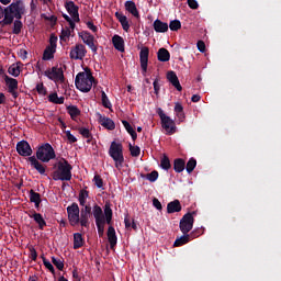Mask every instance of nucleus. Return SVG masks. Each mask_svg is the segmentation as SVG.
<instances>
[{
	"mask_svg": "<svg viewBox=\"0 0 281 281\" xmlns=\"http://www.w3.org/2000/svg\"><path fill=\"white\" fill-rule=\"evenodd\" d=\"M35 155L36 156L26 158V161H29L31 168H34L40 175H45L46 169L43 164H49V161L56 157V151L54 150V147H52V144L45 143L37 148ZM41 161L43 164H41Z\"/></svg>",
	"mask_w": 281,
	"mask_h": 281,
	"instance_id": "1",
	"label": "nucleus"
},
{
	"mask_svg": "<svg viewBox=\"0 0 281 281\" xmlns=\"http://www.w3.org/2000/svg\"><path fill=\"white\" fill-rule=\"evenodd\" d=\"M25 14V3L23 0H15L8 7L3 8L0 5V25L5 27V25H12L14 19H23Z\"/></svg>",
	"mask_w": 281,
	"mask_h": 281,
	"instance_id": "2",
	"label": "nucleus"
},
{
	"mask_svg": "<svg viewBox=\"0 0 281 281\" xmlns=\"http://www.w3.org/2000/svg\"><path fill=\"white\" fill-rule=\"evenodd\" d=\"M93 80H95V78H93L91 69L86 68L85 71L77 74L75 78V87L81 91V93H89L93 87Z\"/></svg>",
	"mask_w": 281,
	"mask_h": 281,
	"instance_id": "3",
	"label": "nucleus"
},
{
	"mask_svg": "<svg viewBox=\"0 0 281 281\" xmlns=\"http://www.w3.org/2000/svg\"><path fill=\"white\" fill-rule=\"evenodd\" d=\"M92 216L95 223L106 221V225H111L113 221V209H111V203L106 202L103 206V211L102 206L94 204L92 206Z\"/></svg>",
	"mask_w": 281,
	"mask_h": 281,
	"instance_id": "4",
	"label": "nucleus"
},
{
	"mask_svg": "<svg viewBox=\"0 0 281 281\" xmlns=\"http://www.w3.org/2000/svg\"><path fill=\"white\" fill-rule=\"evenodd\" d=\"M71 170H74V167L69 164V161L61 158L57 162V170L53 172L54 181H71Z\"/></svg>",
	"mask_w": 281,
	"mask_h": 281,
	"instance_id": "5",
	"label": "nucleus"
},
{
	"mask_svg": "<svg viewBox=\"0 0 281 281\" xmlns=\"http://www.w3.org/2000/svg\"><path fill=\"white\" fill-rule=\"evenodd\" d=\"M108 154L113 159L115 168H122L124 166V145L122 143L113 140Z\"/></svg>",
	"mask_w": 281,
	"mask_h": 281,
	"instance_id": "6",
	"label": "nucleus"
},
{
	"mask_svg": "<svg viewBox=\"0 0 281 281\" xmlns=\"http://www.w3.org/2000/svg\"><path fill=\"white\" fill-rule=\"evenodd\" d=\"M156 113L160 117L161 127L166 131L167 135H175L177 133V123L170 116L166 115L161 108H158Z\"/></svg>",
	"mask_w": 281,
	"mask_h": 281,
	"instance_id": "7",
	"label": "nucleus"
},
{
	"mask_svg": "<svg viewBox=\"0 0 281 281\" xmlns=\"http://www.w3.org/2000/svg\"><path fill=\"white\" fill-rule=\"evenodd\" d=\"M194 214L196 213H186L180 220L179 227L182 234H190L192 232V227H194Z\"/></svg>",
	"mask_w": 281,
	"mask_h": 281,
	"instance_id": "8",
	"label": "nucleus"
},
{
	"mask_svg": "<svg viewBox=\"0 0 281 281\" xmlns=\"http://www.w3.org/2000/svg\"><path fill=\"white\" fill-rule=\"evenodd\" d=\"M67 214H68V221L71 225V227H76V225H79L80 223V206H78V203H72L71 205L67 206Z\"/></svg>",
	"mask_w": 281,
	"mask_h": 281,
	"instance_id": "9",
	"label": "nucleus"
},
{
	"mask_svg": "<svg viewBox=\"0 0 281 281\" xmlns=\"http://www.w3.org/2000/svg\"><path fill=\"white\" fill-rule=\"evenodd\" d=\"M44 76H46L48 80H53V82H65V72L63 71V68L56 66L46 69Z\"/></svg>",
	"mask_w": 281,
	"mask_h": 281,
	"instance_id": "10",
	"label": "nucleus"
},
{
	"mask_svg": "<svg viewBox=\"0 0 281 281\" xmlns=\"http://www.w3.org/2000/svg\"><path fill=\"white\" fill-rule=\"evenodd\" d=\"M4 82L8 88V93H11L12 98L16 100V98H19V80L4 75Z\"/></svg>",
	"mask_w": 281,
	"mask_h": 281,
	"instance_id": "11",
	"label": "nucleus"
},
{
	"mask_svg": "<svg viewBox=\"0 0 281 281\" xmlns=\"http://www.w3.org/2000/svg\"><path fill=\"white\" fill-rule=\"evenodd\" d=\"M15 148L18 155H20L21 157H27V159H30V157H32V154L34 153L32 150V146L27 140L18 142Z\"/></svg>",
	"mask_w": 281,
	"mask_h": 281,
	"instance_id": "12",
	"label": "nucleus"
},
{
	"mask_svg": "<svg viewBox=\"0 0 281 281\" xmlns=\"http://www.w3.org/2000/svg\"><path fill=\"white\" fill-rule=\"evenodd\" d=\"M149 55H150V49L148 48V46H144L140 48L139 63H140V69H142L143 76H145V74H147V71H148V56Z\"/></svg>",
	"mask_w": 281,
	"mask_h": 281,
	"instance_id": "13",
	"label": "nucleus"
},
{
	"mask_svg": "<svg viewBox=\"0 0 281 281\" xmlns=\"http://www.w3.org/2000/svg\"><path fill=\"white\" fill-rule=\"evenodd\" d=\"M79 36L83 41V43L88 45V47H90L93 54H98V46H95L94 43L95 37L91 35V33H89L88 31H82L81 33H79Z\"/></svg>",
	"mask_w": 281,
	"mask_h": 281,
	"instance_id": "14",
	"label": "nucleus"
},
{
	"mask_svg": "<svg viewBox=\"0 0 281 281\" xmlns=\"http://www.w3.org/2000/svg\"><path fill=\"white\" fill-rule=\"evenodd\" d=\"M85 56H87V47L82 44H76V46L70 49L71 60H82Z\"/></svg>",
	"mask_w": 281,
	"mask_h": 281,
	"instance_id": "15",
	"label": "nucleus"
},
{
	"mask_svg": "<svg viewBox=\"0 0 281 281\" xmlns=\"http://www.w3.org/2000/svg\"><path fill=\"white\" fill-rule=\"evenodd\" d=\"M65 8L68 14H70L72 21H75V23H80V8H78V5H76V3L71 0L65 3Z\"/></svg>",
	"mask_w": 281,
	"mask_h": 281,
	"instance_id": "16",
	"label": "nucleus"
},
{
	"mask_svg": "<svg viewBox=\"0 0 281 281\" xmlns=\"http://www.w3.org/2000/svg\"><path fill=\"white\" fill-rule=\"evenodd\" d=\"M198 236H200V234L196 233V231H193L191 234H183L176 238L173 247H183V245H188V243H190V238H198Z\"/></svg>",
	"mask_w": 281,
	"mask_h": 281,
	"instance_id": "17",
	"label": "nucleus"
},
{
	"mask_svg": "<svg viewBox=\"0 0 281 281\" xmlns=\"http://www.w3.org/2000/svg\"><path fill=\"white\" fill-rule=\"evenodd\" d=\"M29 218H33L38 229H41L42 232L43 229H45V227H47V222L45 221V217H43V214L37 213L34 210L29 212Z\"/></svg>",
	"mask_w": 281,
	"mask_h": 281,
	"instance_id": "18",
	"label": "nucleus"
},
{
	"mask_svg": "<svg viewBox=\"0 0 281 281\" xmlns=\"http://www.w3.org/2000/svg\"><path fill=\"white\" fill-rule=\"evenodd\" d=\"M91 204H85L80 212V225L81 227H89V216H91Z\"/></svg>",
	"mask_w": 281,
	"mask_h": 281,
	"instance_id": "19",
	"label": "nucleus"
},
{
	"mask_svg": "<svg viewBox=\"0 0 281 281\" xmlns=\"http://www.w3.org/2000/svg\"><path fill=\"white\" fill-rule=\"evenodd\" d=\"M99 124H101V126L108 131H115V122L108 116H103L102 114H99Z\"/></svg>",
	"mask_w": 281,
	"mask_h": 281,
	"instance_id": "20",
	"label": "nucleus"
},
{
	"mask_svg": "<svg viewBox=\"0 0 281 281\" xmlns=\"http://www.w3.org/2000/svg\"><path fill=\"white\" fill-rule=\"evenodd\" d=\"M167 80H169V82L172 85V87H175V89H177V91H183V87H181V82H179V77H177L176 71H169L167 74Z\"/></svg>",
	"mask_w": 281,
	"mask_h": 281,
	"instance_id": "21",
	"label": "nucleus"
},
{
	"mask_svg": "<svg viewBox=\"0 0 281 281\" xmlns=\"http://www.w3.org/2000/svg\"><path fill=\"white\" fill-rule=\"evenodd\" d=\"M125 10L126 12H130L132 16H135V19H139V11L137 10V4H135L134 1L127 0L125 2Z\"/></svg>",
	"mask_w": 281,
	"mask_h": 281,
	"instance_id": "22",
	"label": "nucleus"
},
{
	"mask_svg": "<svg viewBox=\"0 0 281 281\" xmlns=\"http://www.w3.org/2000/svg\"><path fill=\"white\" fill-rule=\"evenodd\" d=\"M182 206L179 200H173L167 204V214H175L181 212Z\"/></svg>",
	"mask_w": 281,
	"mask_h": 281,
	"instance_id": "23",
	"label": "nucleus"
},
{
	"mask_svg": "<svg viewBox=\"0 0 281 281\" xmlns=\"http://www.w3.org/2000/svg\"><path fill=\"white\" fill-rule=\"evenodd\" d=\"M153 27L155 30V32L164 34L166 32H168V23L162 22L161 20L157 19L154 21Z\"/></svg>",
	"mask_w": 281,
	"mask_h": 281,
	"instance_id": "24",
	"label": "nucleus"
},
{
	"mask_svg": "<svg viewBox=\"0 0 281 281\" xmlns=\"http://www.w3.org/2000/svg\"><path fill=\"white\" fill-rule=\"evenodd\" d=\"M108 240L110 243L111 249L117 245V235L115 234V228L113 226H109L108 228Z\"/></svg>",
	"mask_w": 281,
	"mask_h": 281,
	"instance_id": "25",
	"label": "nucleus"
},
{
	"mask_svg": "<svg viewBox=\"0 0 281 281\" xmlns=\"http://www.w3.org/2000/svg\"><path fill=\"white\" fill-rule=\"evenodd\" d=\"M157 59L159 63H168L170 60V52L165 47H161L157 52Z\"/></svg>",
	"mask_w": 281,
	"mask_h": 281,
	"instance_id": "26",
	"label": "nucleus"
},
{
	"mask_svg": "<svg viewBox=\"0 0 281 281\" xmlns=\"http://www.w3.org/2000/svg\"><path fill=\"white\" fill-rule=\"evenodd\" d=\"M112 44L117 52H124V37L114 35L112 37Z\"/></svg>",
	"mask_w": 281,
	"mask_h": 281,
	"instance_id": "27",
	"label": "nucleus"
},
{
	"mask_svg": "<svg viewBox=\"0 0 281 281\" xmlns=\"http://www.w3.org/2000/svg\"><path fill=\"white\" fill-rule=\"evenodd\" d=\"M173 170L178 173L183 172L186 170V160L183 158H176L173 160Z\"/></svg>",
	"mask_w": 281,
	"mask_h": 281,
	"instance_id": "28",
	"label": "nucleus"
},
{
	"mask_svg": "<svg viewBox=\"0 0 281 281\" xmlns=\"http://www.w3.org/2000/svg\"><path fill=\"white\" fill-rule=\"evenodd\" d=\"M80 247H85V238H82V234L75 233L74 234V249H80Z\"/></svg>",
	"mask_w": 281,
	"mask_h": 281,
	"instance_id": "29",
	"label": "nucleus"
},
{
	"mask_svg": "<svg viewBox=\"0 0 281 281\" xmlns=\"http://www.w3.org/2000/svg\"><path fill=\"white\" fill-rule=\"evenodd\" d=\"M122 124L125 131L128 133V135H131L133 142H135V139H137V132H135V128H133V125H131L128 121H122Z\"/></svg>",
	"mask_w": 281,
	"mask_h": 281,
	"instance_id": "30",
	"label": "nucleus"
},
{
	"mask_svg": "<svg viewBox=\"0 0 281 281\" xmlns=\"http://www.w3.org/2000/svg\"><path fill=\"white\" fill-rule=\"evenodd\" d=\"M48 102L53 104H65V97H58V93L53 92L48 95Z\"/></svg>",
	"mask_w": 281,
	"mask_h": 281,
	"instance_id": "31",
	"label": "nucleus"
},
{
	"mask_svg": "<svg viewBox=\"0 0 281 281\" xmlns=\"http://www.w3.org/2000/svg\"><path fill=\"white\" fill-rule=\"evenodd\" d=\"M13 29H12V34H15L16 36H19V34H21V30H23V22L21 21V19H13Z\"/></svg>",
	"mask_w": 281,
	"mask_h": 281,
	"instance_id": "32",
	"label": "nucleus"
},
{
	"mask_svg": "<svg viewBox=\"0 0 281 281\" xmlns=\"http://www.w3.org/2000/svg\"><path fill=\"white\" fill-rule=\"evenodd\" d=\"M67 111L71 120H76V117H78L81 113L80 109H78V105H68Z\"/></svg>",
	"mask_w": 281,
	"mask_h": 281,
	"instance_id": "33",
	"label": "nucleus"
},
{
	"mask_svg": "<svg viewBox=\"0 0 281 281\" xmlns=\"http://www.w3.org/2000/svg\"><path fill=\"white\" fill-rule=\"evenodd\" d=\"M160 168H162V170H170V168H172V165L170 164V158H168L166 154H164L160 159Z\"/></svg>",
	"mask_w": 281,
	"mask_h": 281,
	"instance_id": "34",
	"label": "nucleus"
},
{
	"mask_svg": "<svg viewBox=\"0 0 281 281\" xmlns=\"http://www.w3.org/2000/svg\"><path fill=\"white\" fill-rule=\"evenodd\" d=\"M54 54H56V48L47 46L43 54V60H52V58H54Z\"/></svg>",
	"mask_w": 281,
	"mask_h": 281,
	"instance_id": "35",
	"label": "nucleus"
},
{
	"mask_svg": "<svg viewBox=\"0 0 281 281\" xmlns=\"http://www.w3.org/2000/svg\"><path fill=\"white\" fill-rule=\"evenodd\" d=\"M88 196H89V191H87L86 189H81L80 192H79V198H78L79 204L81 206L87 205V198Z\"/></svg>",
	"mask_w": 281,
	"mask_h": 281,
	"instance_id": "36",
	"label": "nucleus"
},
{
	"mask_svg": "<svg viewBox=\"0 0 281 281\" xmlns=\"http://www.w3.org/2000/svg\"><path fill=\"white\" fill-rule=\"evenodd\" d=\"M8 74H10V76H13L14 78H19V76H21V68L19 67V65L13 64L9 67Z\"/></svg>",
	"mask_w": 281,
	"mask_h": 281,
	"instance_id": "37",
	"label": "nucleus"
},
{
	"mask_svg": "<svg viewBox=\"0 0 281 281\" xmlns=\"http://www.w3.org/2000/svg\"><path fill=\"white\" fill-rule=\"evenodd\" d=\"M29 198L31 203L43 202V200L41 199V193H37L36 191H34V189L30 190Z\"/></svg>",
	"mask_w": 281,
	"mask_h": 281,
	"instance_id": "38",
	"label": "nucleus"
},
{
	"mask_svg": "<svg viewBox=\"0 0 281 281\" xmlns=\"http://www.w3.org/2000/svg\"><path fill=\"white\" fill-rule=\"evenodd\" d=\"M101 102L104 109H112L113 106V104H111V101L109 100V97L106 95V92L104 91H101Z\"/></svg>",
	"mask_w": 281,
	"mask_h": 281,
	"instance_id": "39",
	"label": "nucleus"
},
{
	"mask_svg": "<svg viewBox=\"0 0 281 281\" xmlns=\"http://www.w3.org/2000/svg\"><path fill=\"white\" fill-rule=\"evenodd\" d=\"M79 135L83 136L86 139H93V134L87 127H79L77 128Z\"/></svg>",
	"mask_w": 281,
	"mask_h": 281,
	"instance_id": "40",
	"label": "nucleus"
},
{
	"mask_svg": "<svg viewBox=\"0 0 281 281\" xmlns=\"http://www.w3.org/2000/svg\"><path fill=\"white\" fill-rule=\"evenodd\" d=\"M184 168L189 175L194 172V168H196V159L190 158Z\"/></svg>",
	"mask_w": 281,
	"mask_h": 281,
	"instance_id": "41",
	"label": "nucleus"
},
{
	"mask_svg": "<svg viewBox=\"0 0 281 281\" xmlns=\"http://www.w3.org/2000/svg\"><path fill=\"white\" fill-rule=\"evenodd\" d=\"M70 36H71V30L69 27H66L61 30L59 38L60 41H64V43H67Z\"/></svg>",
	"mask_w": 281,
	"mask_h": 281,
	"instance_id": "42",
	"label": "nucleus"
},
{
	"mask_svg": "<svg viewBox=\"0 0 281 281\" xmlns=\"http://www.w3.org/2000/svg\"><path fill=\"white\" fill-rule=\"evenodd\" d=\"M52 262L59 271L65 269V261L60 258L52 257Z\"/></svg>",
	"mask_w": 281,
	"mask_h": 281,
	"instance_id": "43",
	"label": "nucleus"
},
{
	"mask_svg": "<svg viewBox=\"0 0 281 281\" xmlns=\"http://www.w3.org/2000/svg\"><path fill=\"white\" fill-rule=\"evenodd\" d=\"M169 29L171 30V32H179V30H181V21L172 20L169 23Z\"/></svg>",
	"mask_w": 281,
	"mask_h": 281,
	"instance_id": "44",
	"label": "nucleus"
},
{
	"mask_svg": "<svg viewBox=\"0 0 281 281\" xmlns=\"http://www.w3.org/2000/svg\"><path fill=\"white\" fill-rule=\"evenodd\" d=\"M128 148L132 157H139V155H142V149L139 148V146H133L132 144H130Z\"/></svg>",
	"mask_w": 281,
	"mask_h": 281,
	"instance_id": "45",
	"label": "nucleus"
},
{
	"mask_svg": "<svg viewBox=\"0 0 281 281\" xmlns=\"http://www.w3.org/2000/svg\"><path fill=\"white\" fill-rule=\"evenodd\" d=\"M146 179L150 181V183H155V181L159 179V172L157 170H154L150 173L146 175Z\"/></svg>",
	"mask_w": 281,
	"mask_h": 281,
	"instance_id": "46",
	"label": "nucleus"
},
{
	"mask_svg": "<svg viewBox=\"0 0 281 281\" xmlns=\"http://www.w3.org/2000/svg\"><path fill=\"white\" fill-rule=\"evenodd\" d=\"M42 260H43V265L44 267H46V269H48V271H50V273H56V270L54 269V265H52V262L49 260H47V258H45V256H42Z\"/></svg>",
	"mask_w": 281,
	"mask_h": 281,
	"instance_id": "47",
	"label": "nucleus"
},
{
	"mask_svg": "<svg viewBox=\"0 0 281 281\" xmlns=\"http://www.w3.org/2000/svg\"><path fill=\"white\" fill-rule=\"evenodd\" d=\"M95 225H97L98 234L100 238H102V236H104V225H106V221L95 222Z\"/></svg>",
	"mask_w": 281,
	"mask_h": 281,
	"instance_id": "48",
	"label": "nucleus"
},
{
	"mask_svg": "<svg viewBox=\"0 0 281 281\" xmlns=\"http://www.w3.org/2000/svg\"><path fill=\"white\" fill-rule=\"evenodd\" d=\"M42 19H44V21H50L52 25H56V23H58V18L56 15L47 16L45 13H43Z\"/></svg>",
	"mask_w": 281,
	"mask_h": 281,
	"instance_id": "49",
	"label": "nucleus"
},
{
	"mask_svg": "<svg viewBox=\"0 0 281 281\" xmlns=\"http://www.w3.org/2000/svg\"><path fill=\"white\" fill-rule=\"evenodd\" d=\"M36 91L40 95H47V88L43 83L36 85Z\"/></svg>",
	"mask_w": 281,
	"mask_h": 281,
	"instance_id": "50",
	"label": "nucleus"
},
{
	"mask_svg": "<svg viewBox=\"0 0 281 281\" xmlns=\"http://www.w3.org/2000/svg\"><path fill=\"white\" fill-rule=\"evenodd\" d=\"M57 43H58V36H55L54 34H50L48 47H50L53 49H56Z\"/></svg>",
	"mask_w": 281,
	"mask_h": 281,
	"instance_id": "51",
	"label": "nucleus"
},
{
	"mask_svg": "<svg viewBox=\"0 0 281 281\" xmlns=\"http://www.w3.org/2000/svg\"><path fill=\"white\" fill-rule=\"evenodd\" d=\"M30 258L34 262H36V259L38 258V252H36V248L34 246H31L30 248Z\"/></svg>",
	"mask_w": 281,
	"mask_h": 281,
	"instance_id": "52",
	"label": "nucleus"
},
{
	"mask_svg": "<svg viewBox=\"0 0 281 281\" xmlns=\"http://www.w3.org/2000/svg\"><path fill=\"white\" fill-rule=\"evenodd\" d=\"M93 181L97 188H103L104 181L102 180V177H100V175H95Z\"/></svg>",
	"mask_w": 281,
	"mask_h": 281,
	"instance_id": "53",
	"label": "nucleus"
},
{
	"mask_svg": "<svg viewBox=\"0 0 281 281\" xmlns=\"http://www.w3.org/2000/svg\"><path fill=\"white\" fill-rule=\"evenodd\" d=\"M65 134H66V137H67L69 144H76V142H78V138H76V136H74V134H71V131H66Z\"/></svg>",
	"mask_w": 281,
	"mask_h": 281,
	"instance_id": "54",
	"label": "nucleus"
},
{
	"mask_svg": "<svg viewBox=\"0 0 281 281\" xmlns=\"http://www.w3.org/2000/svg\"><path fill=\"white\" fill-rule=\"evenodd\" d=\"M124 32H128L131 30V24L128 23V18H125L123 21L120 22Z\"/></svg>",
	"mask_w": 281,
	"mask_h": 281,
	"instance_id": "55",
	"label": "nucleus"
},
{
	"mask_svg": "<svg viewBox=\"0 0 281 281\" xmlns=\"http://www.w3.org/2000/svg\"><path fill=\"white\" fill-rule=\"evenodd\" d=\"M187 3L191 10H199V2L196 0H187Z\"/></svg>",
	"mask_w": 281,
	"mask_h": 281,
	"instance_id": "56",
	"label": "nucleus"
},
{
	"mask_svg": "<svg viewBox=\"0 0 281 281\" xmlns=\"http://www.w3.org/2000/svg\"><path fill=\"white\" fill-rule=\"evenodd\" d=\"M153 86H154L155 94L159 95V90H160L159 80L155 79L153 82Z\"/></svg>",
	"mask_w": 281,
	"mask_h": 281,
	"instance_id": "57",
	"label": "nucleus"
},
{
	"mask_svg": "<svg viewBox=\"0 0 281 281\" xmlns=\"http://www.w3.org/2000/svg\"><path fill=\"white\" fill-rule=\"evenodd\" d=\"M86 25H87L88 30H91V32H93L94 34H95V32H98V26H95L93 24V22L89 21V22H87Z\"/></svg>",
	"mask_w": 281,
	"mask_h": 281,
	"instance_id": "58",
	"label": "nucleus"
},
{
	"mask_svg": "<svg viewBox=\"0 0 281 281\" xmlns=\"http://www.w3.org/2000/svg\"><path fill=\"white\" fill-rule=\"evenodd\" d=\"M198 49H199V52H201L202 54H204V52H205V42H203V41H198Z\"/></svg>",
	"mask_w": 281,
	"mask_h": 281,
	"instance_id": "59",
	"label": "nucleus"
},
{
	"mask_svg": "<svg viewBox=\"0 0 281 281\" xmlns=\"http://www.w3.org/2000/svg\"><path fill=\"white\" fill-rule=\"evenodd\" d=\"M153 205H154V207H156V210H162L164 209V206L161 205V202H159V200L157 198H155L153 200Z\"/></svg>",
	"mask_w": 281,
	"mask_h": 281,
	"instance_id": "60",
	"label": "nucleus"
},
{
	"mask_svg": "<svg viewBox=\"0 0 281 281\" xmlns=\"http://www.w3.org/2000/svg\"><path fill=\"white\" fill-rule=\"evenodd\" d=\"M115 18L117 19L119 23H121V21L126 19V15H124L122 12H115Z\"/></svg>",
	"mask_w": 281,
	"mask_h": 281,
	"instance_id": "61",
	"label": "nucleus"
},
{
	"mask_svg": "<svg viewBox=\"0 0 281 281\" xmlns=\"http://www.w3.org/2000/svg\"><path fill=\"white\" fill-rule=\"evenodd\" d=\"M175 113H183V105L181 103H176Z\"/></svg>",
	"mask_w": 281,
	"mask_h": 281,
	"instance_id": "62",
	"label": "nucleus"
},
{
	"mask_svg": "<svg viewBox=\"0 0 281 281\" xmlns=\"http://www.w3.org/2000/svg\"><path fill=\"white\" fill-rule=\"evenodd\" d=\"M19 55H20V58H22V60H25L27 58V50L22 48L20 49Z\"/></svg>",
	"mask_w": 281,
	"mask_h": 281,
	"instance_id": "63",
	"label": "nucleus"
},
{
	"mask_svg": "<svg viewBox=\"0 0 281 281\" xmlns=\"http://www.w3.org/2000/svg\"><path fill=\"white\" fill-rule=\"evenodd\" d=\"M191 102H201V95L193 94L192 98H191Z\"/></svg>",
	"mask_w": 281,
	"mask_h": 281,
	"instance_id": "64",
	"label": "nucleus"
}]
</instances>
